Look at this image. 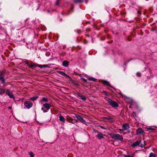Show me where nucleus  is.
<instances>
[{"label": "nucleus", "mask_w": 157, "mask_h": 157, "mask_svg": "<svg viewBox=\"0 0 157 157\" xmlns=\"http://www.w3.org/2000/svg\"><path fill=\"white\" fill-rule=\"evenodd\" d=\"M24 105L27 108L29 109L32 107L33 104L30 101H27L25 102Z\"/></svg>", "instance_id": "39448f33"}, {"label": "nucleus", "mask_w": 157, "mask_h": 157, "mask_svg": "<svg viewBox=\"0 0 157 157\" xmlns=\"http://www.w3.org/2000/svg\"><path fill=\"white\" fill-rule=\"evenodd\" d=\"M104 119L105 120L107 121H109L110 122H112L114 121L113 119L111 118L110 117H105Z\"/></svg>", "instance_id": "9b49d317"}, {"label": "nucleus", "mask_w": 157, "mask_h": 157, "mask_svg": "<svg viewBox=\"0 0 157 157\" xmlns=\"http://www.w3.org/2000/svg\"><path fill=\"white\" fill-rule=\"evenodd\" d=\"M129 128V126L126 123H124L122 126L121 130H125L128 129Z\"/></svg>", "instance_id": "1a4fd4ad"}, {"label": "nucleus", "mask_w": 157, "mask_h": 157, "mask_svg": "<svg viewBox=\"0 0 157 157\" xmlns=\"http://www.w3.org/2000/svg\"><path fill=\"white\" fill-rule=\"evenodd\" d=\"M36 66H37L39 67H40V68L43 67V65H40V64H37L36 65Z\"/></svg>", "instance_id": "c756f323"}, {"label": "nucleus", "mask_w": 157, "mask_h": 157, "mask_svg": "<svg viewBox=\"0 0 157 157\" xmlns=\"http://www.w3.org/2000/svg\"><path fill=\"white\" fill-rule=\"evenodd\" d=\"M59 120L60 121H62L63 123L65 122V119L61 115L59 116Z\"/></svg>", "instance_id": "ddd939ff"}, {"label": "nucleus", "mask_w": 157, "mask_h": 157, "mask_svg": "<svg viewBox=\"0 0 157 157\" xmlns=\"http://www.w3.org/2000/svg\"><path fill=\"white\" fill-rule=\"evenodd\" d=\"M48 67V65H43V67Z\"/></svg>", "instance_id": "e433bc0d"}, {"label": "nucleus", "mask_w": 157, "mask_h": 157, "mask_svg": "<svg viewBox=\"0 0 157 157\" xmlns=\"http://www.w3.org/2000/svg\"><path fill=\"white\" fill-rule=\"evenodd\" d=\"M0 80L2 83H5V80L3 77H0Z\"/></svg>", "instance_id": "6ab92c4d"}, {"label": "nucleus", "mask_w": 157, "mask_h": 157, "mask_svg": "<svg viewBox=\"0 0 157 157\" xmlns=\"http://www.w3.org/2000/svg\"><path fill=\"white\" fill-rule=\"evenodd\" d=\"M82 2V0H74V2L75 3H81Z\"/></svg>", "instance_id": "5701e85b"}, {"label": "nucleus", "mask_w": 157, "mask_h": 157, "mask_svg": "<svg viewBox=\"0 0 157 157\" xmlns=\"http://www.w3.org/2000/svg\"><path fill=\"white\" fill-rule=\"evenodd\" d=\"M112 137L113 139L115 140H117L121 141L123 140V137L122 136L119 134H113L112 135Z\"/></svg>", "instance_id": "7ed1b4c3"}, {"label": "nucleus", "mask_w": 157, "mask_h": 157, "mask_svg": "<svg viewBox=\"0 0 157 157\" xmlns=\"http://www.w3.org/2000/svg\"><path fill=\"white\" fill-rule=\"evenodd\" d=\"M137 146H139L140 147H143L144 146V145L141 143L140 141H136L132 144V146L134 147Z\"/></svg>", "instance_id": "20e7f679"}, {"label": "nucleus", "mask_w": 157, "mask_h": 157, "mask_svg": "<svg viewBox=\"0 0 157 157\" xmlns=\"http://www.w3.org/2000/svg\"><path fill=\"white\" fill-rule=\"evenodd\" d=\"M137 132L138 133L140 134L143 133V131L141 128H139L137 130Z\"/></svg>", "instance_id": "dca6fc26"}, {"label": "nucleus", "mask_w": 157, "mask_h": 157, "mask_svg": "<svg viewBox=\"0 0 157 157\" xmlns=\"http://www.w3.org/2000/svg\"><path fill=\"white\" fill-rule=\"evenodd\" d=\"M124 157H133L131 155H124Z\"/></svg>", "instance_id": "473e14b6"}, {"label": "nucleus", "mask_w": 157, "mask_h": 157, "mask_svg": "<svg viewBox=\"0 0 157 157\" xmlns=\"http://www.w3.org/2000/svg\"><path fill=\"white\" fill-rule=\"evenodd\" d=\"M81 99L84 101H85L86 100V98L83 95L81 96Z\"/></svg>", "instance_id": "b1692460"}, {"label": "nucleus", "mask_w": 157, "mask_h": 157, "mask_svg": "<svg viewBox=\"0 0 157 157\" xmlns=\"http://www.w3.org/2000/svg\"><path fill=\"white\" fill-rule=\"evenodd\" d=\"M137 75L138 76V77H140V76H141V75H140V74L139 73H137Z\"/></svg>", "instance_id": "c9c22d12"}, {"label": "nucleus", "mask_w": 157, "mask_h": 157, "mask_svg": "<svg viewBox=\"0 0 157 157\" xmlns=\"http://www.w3.org/2000/svg\"><path fill=\"white\" fill-rule=\"evenodd\" d=\"M58 72L59 74L63 76L65 74L64 72L62 71H58Z\"/></svg>", "instance_id": "412c9836"}, {"label": "nucleus", "mask_w": 157, "mask_h": 157, "mask_svg": "<svg viewBox=\"0 0 157 157\" xmlns=\"http://www.w3.org/2000/svg\"><path fill=\"white\" fill-rule=\"evenodd\" d=\"M102 82L103 84L106 85V86H110L111 87L110 83L107 81L104 80L102 81Z\"/></svg>", "instance_id": "4468645a"}, {"label": "nucleus", "mask_w": 157, "mask_h": 157, "mask_svg": "<svg viewBox=\"0 0 157 157\" xmlns=\"http://www.w3.org/2000/svg\"><path fill=\"white\" fill-rule=\"evenodd\" d=\"M82 81L85 83H86L87 82V80L86 79H85V78H82Z\"/></svg>", "instance_id": "c85d7f7f"}, {"label": "nucleus", "mask_w": 157, "mask_h": 157, "mask_svg": "<svg viewBox=\"0 0 157 157\" xmlns=\"http://www.w3.org/2000/svg\"><path fill=\"white\" fill-rule=\"evenodd\" d=\"M105 99L108 102L109 105L113 107H115L118 106V105L116 102L110 99L105 97Z\"/></svg>", "instance_id": "f257e3e1"}, {"label": "nucleus", "mask_w": 157, "mask_h": 157, "mask_svg": "<svg viewBox=\"0 0 157 157\" xmlns=\"http://www.w3.org/2000/svg\"><path fill=\"white\" fill-rule=\"evenodd\" d=\"M148 130H152V129H152V128H148Z\"/></svg>", "instance_id": "58836bf2"}, {"label": "nucleus", "mask_w": 157, "mask_h": 157, "mask_svg": "<svg viewBox=\"0 0 157 157\" xmlns=\"http://www.w3.org/2000/svg\"><path fill=\"white\" fill-rule=\"evenodd\" d=\"M50 107L51 105L50 104L48 103H46L43 104L41 109L44 113H46L49 110L50 108Z\"/></svg>", "instance_id": "f03ea898"}, {"label": "nucleus", "mask_w": 157, "mask_h": 157, "mask_svg": "<svg viewBox=\"0 0 157 157\" xmlns=\"http://www.w3.org/2000/svg\"><path fill=\"white\" fill-rule=\"evenodd\" d=\"M96 137L99 139H101L104 138V136L101 133H98Z\"/></svg>", "instance_id": "9d476101"}, {"label": "nucleus", "mask_w": 157, "mask_h": 157, "mask_svg": "<svg viewBox=\"0 0 157 157\" xmlns=\"http://www.w3.org/2000/svg\"><path fill=\"white\" fill-rule=\"evenodd\" d=\"M64 76L66 77L67 78H68L69 79H71V77L69 76H68L67 74H66L65 73Z\"/></svg>", "instance_id": "cd10ccee"}, {"label": "nucleus", "mask_w": 157, "mask_h": 157, "mask_svg": "<svg viewBox=\"0 0 157 157\" xmlns=\"http://www.w3.org/2000/svg\"><path fill=\"white\" fill-rule=\"evenodd\" d=\"M102 93L105 94V95H107V96H109V94L108 93L107 91H103L102 92Z\"/></svg>", "instance_id": "aec40b11"}, {"label": "nucleus", "mask_w": 157, "mask_h": 157, "mask_svg": "<svg viewBox=\"0 0 157 157\" xmlns=\"http://www.w3.org/2000/svg\"><path fill=\"white\" fill-rule=\"evenodd\" d=\"M8 108L10 109H11V108H12V107L11 106H9Z\"/></svg>", "instance_id": "4c0bfd02"}, {"label": "nucleus", "mask_w": 157, "mask_h": 157, "mask_svg": "<svg viewBox=\"0 0 157 157\" xmlns=\"http://www.w3.org/2000/svg\"><path fill=\"white\" fill-rule=\"evenodd\" d=\"M42 104H43V102H47L48 101V99L47 98H43L40 101Z\"/></svg>", "instance_id": "2eb2a0df"}, {"label": "nucleus", "mask_w": 157, "mask_h": 157, "mask_svg": "<svg viewBox=\"0 0 157 157\" xmlns=\"http://www.w3.org/2000/svg\"><path fill=\"white\" fill-rule=\"evenodd\" d=\"M4 72L3 71H0V77H2V76Z\"/></svg>", "instance_id": "bb28decb"}, {"label": "nucleus", "mask_w": 157, "mask_h": 157, "mask_svg": "<svg viewBox=\"0 0 157 157\" xmlns=\"http://www.w3.org/2000/svg\"><path fill=\"white\" fill-rule=\"evenodd\" d=\"M35 66V65H34V64L32 63L29 65V67H34Z\"/></svg>", "instance_id": "2f4dec72"}, {"label": "nucleus", "mask_w": 157, "mask_h": 157, "mask_svg": "<svg viewBox=\"0 0 157 157\" xmlns=\"http://www.w3.org/2000/svg\"><path fill=\"white\" fill-rule=\"evenodd\" d=\"M29 155L30 156L29 157H34V154L32 151H30L29 153Z\"/></svg>", "instance_id": "a211bd4d"}, {"label": "nucleus", "mask_w": 157, "mask_h": 157, "mask_svg": "<svg viewBox=\"0 0 157 157\" xmlns=\"http://www.w3.org/2000/svg\"><path fill=\"white\" fill-rule=\"evenodd\" d=\"M88 79L89 80L93 81H95L96 80V79H95L94 78H92V77L89 78H88Z\"/></svg>", "instance_id": "393cba45"}, {"label": "nucleus", "mask_w": 157, "mask_h": 157, "mask_svg": "<svg viewBox=\"0 0 157 157\" xmlns=\"http://www.w3.org/2000/svg\"><path fill=\"white\" fill-rule=\"evenodd\" d=\"M37 98V97H33L31 98V100L34 101L36 100Z\"/></svg>", "instance_id": "4be33fe9"}, {"label": "nucleus", "mask_w": 157, "mask_h": 157, "mask_svg": "<svg viewBox=\"0 0 157 157\" xmlns=\"http://www.w3.org/2000/svg\"><path fill=\"white\" fill-rule=\"evenodd\" d=\"M155 157V155H154V154L151 152V153L150 154V155L149 156V157Z\"/></svg>", "instance_id": "a878e982"}, {"label": "nucleus", "mask_w": 157, "mask_h": 157, "mask_svg": "<svg viewBox=\"0 0 157 157\" xmlns=\"http://www.w3.org/2000/svg\"><path fill=\"white\" fill-rule=\"evenodd\" d=\"M6 94L9 97L12 98L14 99V96L11 91H10L9 90H7L6 91Z\"/></svg>", "instance_id": "0eeeda50"}, {"label": "nucleus", "mask_w": 157, "mask_h": 157, "mask_svg": "<svg viewBox=\"0 0 157 157\" xmlns=\"http://www.w3.org/2000/svg\"><path fill=\"white\" fill-rule=\"evenodd\" d=\"M82 95H83L82 94H81L80 93H78V97H80V98L81 97V96H82Z\"/></svg>", "instance_id": "f704fd0d"}, {"label": "nucleus", "mask_w": 157, "mask_h": 157, "mask_svg": "<svg viewBox=\"0 0 157 157\" xmlns=\"http://www.w3.org/2000/svg\"><path fill=\"white\" fill-rule=\"evenodd\" d=\"M24 62L26 64L29 65V63L27 60L24 61Z\"/></svg>", "instance_id": "72a5a7b5"}, {"label": "nucleus", "mask_w": 157, "mask_h": 157, "mask_svg": "<svg viewBox=\"0 0 157 157\" xmlns=\"http://www.w3.org/2000/svg\"><path fill=\"white\" fill-rule=\"evenodd\" d=\"M5 92V90L2 88H0V95L4 94Z\"/></svg>", "instance_id": "f3484780"}, {"label": "nucleus", "mask_w": 157, "mask_h": 157, "mask_svg": "<svg viewBox=\"0 0 157 157\" xmlns=\"http://www.w3.org/2000/svg\"><path fill=\"white\" fill-rule=\"evenodd\" d=\"M67 120L69 122L72 123L73 124L78 122L77 120L75 119H72L70 117H68L67 118Z\"/></svg>", "instance_id": "6e6552de"}, {"label": "nucleus", "mask_w": 157, "mask_h": 157, "mask_svg": "<svg viewBox=\"0 0 157 157\" xmlns=\"http://www.w3.org/2000/svg\"><path fill=\"white\" fill-rule=\"evenodd\" d=\"M60 0H56V5H58L59 2H60Z\"/></svg>", "instance_id": "7c9ffc66"}, {"label": "nucleus", "mask_w": 157, "mask_h": 157, "mask_svg": "<svg viewBox=\"0 0 157 157\" xmlns=\"http://www.w3.org/2000/svg\"><path fill=\"white\" fill-rule=\"evenodd\" d=\"M68 64L69 62L66 60H64L63 62L62 65L64 67H67L68 66Z\"/></svg>", "instance_id": "f8f14e48"}, {"label": "nucleus", "mask_w": 157, "mask_h": 157, "mask_svg": "<svg viewBox=\"0 0 157 157\" xmlns=\"http://www.w3.org/2000/svg\"><path fill=\"white\" fill-rule=\"evenodd\" d=\"M75 117L77 118L80 121L83 123H85L86 122L85 120L80 115L76 114L75 115Z\"/></svg>", "instance_id": "423d86ee"}, {"label": "nucleus", "mask_w": 157, "mask_h": 157, "mask_svg": "<svg viewBox=\"0 0 157 157\" xmlns=\"http://www.w3.org/2000/svg\"><path fill=\"white\" fill-rule=\"evenodd\" d=\"M146 1H148V0H146Z\"/></svg>", "instance_id": "ea45409f"}]
</instances>
